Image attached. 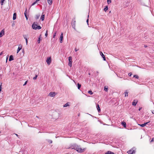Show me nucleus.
Here are the masks:
<instances>
[{"instance_id": "obj_1", "label": "nucleus", "mask_w": 154, "mask_h": 154, "mask_svg": "<svg viewBox=\"0 0 154 154\" xmlns=\"http://www.w3.org/2000/svg\"><path fill=\"white\" fill-rule=\"evenodd\" d=\"M71 148L72 149H75L78 152L80 153H82L84 152L86 149V148L82 149L79 146L76 144H74L73 145H72L71 146Z\"/></svg>"}, {"instance_id": "obj_2", "label": "nucleus", "mask_w": 154, "mask_h": 154, "mask_svg": "<svg viewBox=\"0 0 154 154\" xmlns=\"http://www.w3.org/2000/svg\"><path fill=\"white\" fill-rule=\"evenodd\" d=\"M37 23H36V24L35 22H34L32 25V28L36 30L37 29H41V27L40 25H38L37 24Z\"/></svg>"}, {"instance_id": "obj_3", "label": "nucleus", "mask_w": 154, "mask_h": 154, "mask_svg": "<svg viewBox=\"0 0 154 154\" xmlns=\"http://www.w3.org/2000/svg\"><path fill=\"white\" fill-rule=\"evenodd\" d=\"M71 25L72 26V27L75 30V27L76 25V21L75 20V17H74L72 20L71 22Z\"/></svg>"}, {"instance_id": "obj_4", "label": "nucleus", "mask_w": 154, "mask_h": 154, "mask_svg": "<svg viewBox=\"0 0 154 154\" xmlns=\"http://www.w3.org/2000/svg\"><path fill=\"white\" fill-rule=\"evenodd\" d=\"M72 57L70 56L69 57L68 60H69V63L68 65L70 67H71L72 66Z\"/></svg>"}, {"instance_id": "obj_5", "label": "nucleus", "mask_w": 154, "mask_h": 154, "mask_svg": "<svg viewBox=\"0 0 154 154\" xmlns=\"http://www.w3.org/2000/svg\"><path fill=\"white\" fill-rule=\"evenodd\" d=\"M57 94V93L55 92H51L48 94V96L51 97H54Z\"/></svg>"}, {"instance_id": "obj_6", "label": "nucleus", "mask_w": 154, "mask_h": 154, "mask_svg": "<svg viewBox=\"0 0 154 154\" xmlns=\"http://www.w3.org/2000/svg\"><path fill=\"white\" fill-rule=\"evenodd\" d=\"M127 153L128 154H134L135 153V151L133 149V148H132L130 150H129L127 152Z\"/></svg>"}, {"instance_id": "obj_7", "label": "nucleus", "mask_w": 154, "mask_h": 154, "mask_svg": "<svg viewBox=\"0 0 154 154\" xmlns=\"http://www.w3.org/2000/svg\"><path fill=\"white\" fill-rule=\"evenodd\" d=\"M46 61L47 62V63L48 65H50L51 63V58L50 57H48L47 59L46 60Z\"/></svg>"}, {"instance_id": "obj_8", "label": "nucleus", "mask_w": 154, "mask_h": 154, "mask_svg": "<svg viewBox=\"0 0 154 154\" xmlns=\"http://www.w3.org/2000/svg\"><path fill=\"white\" fill-rule=\"evenodd\" d=\"M63 33H62L60 35V43H62L63 42Z\"/></svg>"}, {"instance_id": "obj_9", "label": "nucleus", "mask_w": 154, "mask_h": 154, "mask_svg": "<svg viewBox=\"0 0 154 154\" xmlns=\"http://www.w3.org/2000/svg\"><path fill=\"white\" fill-rule=\"evenodd\" d=\"M4 29H3L0 32V37H2L5 34Z\"/></svg>"}, {"instance_id": "obj_10", "label": "nucleus", "mask_w": 154, "mask_h": 154, "mask_svg": "<svg viewBox=\"0 0 154 154\" xmlns=\"http://www.w3.org/2000/svg\"><path fill=\"white\" fill-rule=\"evenodd\" d=\"M100 55L103 58V60L104 61H105L106 60V58L103 53L102 52L100 51Z\"/></svg>"}, {"instance_id": "obj_11", "label": "nucleus", "mask_w": 154, "mask_h": 154, "mask_svg": "<svg viewBox=\"0 0 154 154\" xmlns=\"http://www.w3.org/2000/svg\"><path fill=\"white\" fill-rule=\"evenodd\" d=\"M138 100H134L133 102L132 103V105L134 106H135L137 103Z\"/></svg>"}, {"instance_id": "obj_12", "label": "nucleus", "mask_w": 154, "mask_h": 154, "mask_svg": "<svg viewBox=\"0 0 154 154\" xmlns=\"http://www.w3.org/2000/svg\"><path fill=\"white\" fill-rule=\"evenodd\" d=\"M96 107L98 112L100 113L101 112L100 109V107L99 105L98 104H96Z\"/></svg>"}, {"instance_id": "obj_13", "label": "nucleus", "mask_w": 154, "mask_h": 154, "mask_svg": "<svg viewBox=\"0 0 154 154\" xmlns=\"http://www.w3.org/2000/svg\"><path fill=\"white\" fill-rule=\"evenodd\" d=\"M22 45H20L17 50V53H18L22 48Z\"/></svg>"}, {"instance_id": "obj_14", "label": "nucleus", "mask_w": 154, "mask_h": 154, "mask_svg": "<svg viewBox=\"0 0 154 154\" xmlns=\"http://www.w3.org/2000/svg\"><path fill=\"white\" fill-rule=\"evenodd\" d=\"M14 59L13 56L12 55H10L9 60V61H10L13 60Z\"/></svg>"}, {"instance_id": "obj_15", "label": "nucleus", "mask_w": 154, "mask_h": 154, "mask_svg": "<svg viewBox=\"0 0 154 154\" xmlns=\"http://www.w3.org/2000/svg\"><path fill=\"white\" fill-rule=\"evenodd\" d=\"M27 11V9L26 8L25 11L24 12V14L25 16V17L26 18V19L27 20L28 18V17L26 15Z\"/></svg>"}, {"instance_id": "obj_16", "label": "nucleus", "mask_w": 154, "mask_h": 154, "mask_svg": "<svg viewBox=\"0 0 154 154\" xmlns=\"http://www.w3.org/2000/svg\"><path fill=\"white\" fill-rule=\"evenodd\" d=\"M17 14L16 13H14L13 14V20H14L16 19Z\"/></svg>"}, {"instance_id": "obj_17", "label": "nucleus", "mask_w": 154, "mask_h": 154, "mask_svg": "<svg viewBox=\"0 0 154 154\" xmlns=\"http://www.w3.org/2000/svg\"><path fill=\"white\" fill-rule=\"evenodd\" d=\"M122 125L124 127H126V123L125 122L123 121L121 123Z\"/></svg>"}, {"instance_id": "obj_18", "label": "nucleus", "mask_w": 154, "mask_h": 154, "mask_svg": "<svg viewBox=\"0 0 154 154\" xmlns=\"http://www.w3.org/2000/svg\"><path fill=\"white\" fill-rule=\"evenodd\" d=\"M45 14H42L41 17L40 19L42 20V21H43L45 19Z\"/></svg>"}, {"instance_id": "obj_19", "label": "nucleus", "mask_w": 154, "mask_h": 154, "mask_svg": "<svg viewBox=\"0 0 154 154\" xmlns=\"http://www.w3.org/2000/svg\"><path fill=\"white\" fill-rule=\"evenodd\" d=\"M48 3L50 5H51L52 4V0H47Z\"/></svg>"}, {"instance_id": "obj_20", "label": "nucleus", "mask_w": 154, "mask_h": 154, "mask_svg": "<svg viewBox=\"0 0 154 154\" xmlns=\"http://www.w3.org/2000/svg\"><path fill=\"white\" fill-rule=\"evenodd\" d=\"M124 94H125V97H127L128 96V90H126L125 91L124 93Z\"/></svg>"}, {"instance_id": "obj_21", "label": "nucleus", "mask_w": 154, "mask_h": 154, "mask_svg": "<svg viewBox=\"0 0 154 154\" xmlns=\"http://www.w3.org/2000/svg\"><path fill=\"white\" fill-rule=\"evenodd\" d=\"M104 90L106 92L108 91V87L107 86H105L104 87Z\"/></svg>"}, {"instance_id": "obj_22", "label": "nucleus", "mask_w": 154, "mask_h": 154, "mask_svg": "<svg viewBox=\"0 0 154 154\" xmlns=\"http://www.w3.org/2000/svg\"><path fill=\"white\" fill-rule=\"evenodd\" d=\"M41 34L39 36V37L38 38L37 42L38 43H39L40 42V41L41 40Z\"/></svg>"}, {"instance_id": "obj_23", "label": "nucleus", "mask_w": 154, "mask_h": 154, "mask_svg": "<svg viewBox=\"0 0 154 154\" xmlns=\"http://www.w3.org/2000/svg\"><path fill=\"white\" fill-rule=\"evenodd\" d=\"M81 84H79V83H78L77 84V87H78V89H80L81 87Z\"/></svg>"}, {"instance_id": "obj_24", "label": "nucleus", "mask_w": 154, "mask_h": 154, "mask_svg": "<svg viewBox=\"0 0 154 154\" xmlns=\"http://www.w3.org/2000/svg\"><path fill=\"white\" fill-rule=\"evenodd\" d=\"M108 9V6H105V8H104V11L106 12Z\"/></svg>"}, {"instance_id": "obj_25", "label": "nucleus", "mask_w": 154, "mask_h": 154, "mask_svg": "<svg viewBox=\"0 0 154 154\" xmlns=\"http://www.w3.org/2000/svg\"><path fill=\"white\" fill-rule=\"evenodd\" d=\"M39 74V73L38 72V74H35V76L34 77H33V80H35L36 79L38 76V74Z\"/></svg>"}, {"instance_id": "obj_26", "label": "nucleus", "mask_w": 154, "mask_h": 154, "mask_svg": "<svg viewBox=\"0 0 154 154\" xmlns=\"http://www.w3.org/2000/svg\"><path fill=\"white\" fill-rule=\"evenodd\" d=\"M134 78L136 79H139V76L137 75H134L133 76Z\"/></svg>"}, {"instance_id": "obj_27", "label": "nucleus", "mask_w": 154, "mask_h": 154, "mask_svg": "<svg viewBox=\"0 0 154 154\" xmlns=\"http://www.w3.org/2000/svg\"><path fill=\"white\" fill-rule=\"evenodd\" d=\"M36 1L34 2L31 5V6H33L34 5H35L37 2L38 1H39V0H36Z\"/></svg>"}, {"instance_id": "obj_28", "label": "nucleus", "mask_w": 154, "mask_h": 154, "mask_svg": "<svg viewBox=\"0 0 154 154\" xmlns=\"http://www.w3.org/2000/svg\"><path fill=\"white\" fill-rule=\"evenodd\" d=\"M5 0H1L0 1V3L1 4V5H3L4 2Z\"/></svg>"}, {"instance_id": "obj_29", "label": "nucleus", "mask_w": 154, "mask_h": 154, "mask_svg": "<svg viewBox=\"0 0 154 154\" xmlns=\"http://www.w3.org/2000/svg\"><path fill=\"white\" fill-rule=\"evenodd\" d=\"M88 93L90 94L91 95H92L93 93L92 92V91L91 90H90L88 91Z\"/></svg>"}, {"instance_id": "obj_30", "label": "nucleus", "mask_w": 154, "mask_h": 154, "mask_svg": "<svg viewBox=\"0 0 154 154\" xmlns=\"http://www.w3.org/2000/svg\"><path fill=\"white\" fill-rule=\"evenodd\" d=\"M23 37L24 38V39H25V40H26V39H27V36L26 35H23Z\"/></svg>"}, {"instance_id": "obj_31", "label": "nucleus", "mask_w": 154, "mask_h": 154, "mask_svg": "<svg viewBox=\"0 0 154 154\" xmlns=\"http://www.w3.org/2000/svg\"><path fill=\"white\" fill-rule=\"evenodd\" d=\"M56 34H57V32H55L54 33V35H53V38H55V37L56 36Z\"/></svg>"}, {"instance_id": "obj_32", "label": "nucleus", "mask_w": 154, "mask_h": 154, "mask_svg": "<svg viewBox=\"0 0 154 154\" xmlns=\"http://www.w3.org/2000/svg\"><path fill=\"white\" fill-rule=\"evenodd\" d=\"M68 103H67L66 104H65L63 106L64 107H66L69 106V105L68 104Z\"/></svg>"}, {"instance_id": "obj_33", "label": "nucleus", "mask_w": 154, "mask_h": 154, "mask_svg": "<svg viewBox=\"0 0 154 154\" xmlns=\"http://www.w3.org/2000/svg\"><path fill=\"white\" fill-rule=\"evenodd\" d=\"M46 37H47L48 35V30H47L45 34Z\"/></svg>"}, {"instance_id": "obj_34", "label": "nucleus", "mask_w": 154, "mask_h": 154, "mask_svg": "<svg viewBox=\"0 0 154 154\" xmlns=\"http://www.w3.org/2000/svg\"><path fill=\"white\" fill-rule=\"evenodd\" d=\"M15 21H13L12 24V26H14L15 25Z\"/></svg>"}, {"instance_id": "obj_35", "label": "nucleus", "mask_w": 154, "mask_h": 154, "mask_svg": "<svg viewBox=\"0 0 154 154\" xmlns=\"http://www.w3.org/2000/svg\"><path fill=\"white\" fill-rule=\"evenodd\" d=\"M139 125L141 127H143L145 126V124H139Z\"/></svg>"}, {"instance_id": "obj_36", "label": "nucleus", "mask_w": 154, "mask_h": 154, "mask_svg": "<svg viewBox=\"0 0 154 154\" xmlns=\"http://www.w3.org/2000/svg\"><path fill=\"white\" fill-rule=\"evenodd\" d=\"M107 2L108 4H109L111 2V0H107Z\"/></svg>"}, {"instance_id": "obj_37", "label": "nucleus", "mask_w": 154, "mask_h": 154, "mask_svg": "<svg viewBox=\"0 0 154 154\" xmlns=\"http://www.w3.org/2000/svg\"><path fill=\"white\" fill-rule=\"evenodd\" d=\"M132 75V73L131 72H130L128 74V75L129 76H131Z\"/></svg>"}, {"instance_id": "obj_38", "label": "nucleus", "mask_w": 154, "mask_h": 154, "mask_svg": "<svg viewBox=\"0 0 154 154\" xmlns=\"http://www.w3.org/2000/svg\"><path fill=\"white\" fill-rule=\"evenodd\" d=\"M48 142L50 143H51L52 142V141L51 140H48Z\"/></svg>"}, {"instance_id": "obj_39", "label": "nucleus", "mask_w": 154, "mask_h": 154, "mask_svg": "<svg viewBox=\"0 0 154 154\" xmlns=\"http://www.w3.org/2000/svg\"><path fill=\"white\" fill-rule=\"evenodd\" d=\"M27 82H28V81H26L25 82L24 84L23 85V86H24V85H26L27 84Z\"/></svg>"}, {"instance_id": "obj_40", "label": "nucleus", "mask_w": 154, "mask_h": 154, "mask_svg": "<svg viewBox=\"0 0 154 154\" xmlns=\"http://www.w3.org/2000/svg\"><path fill=\"white\" fill-rule=\"evenodd\" d=\"M149 122H150V121L148 122H146V123H144V124H145V125L146 126V125Z\"/></svg>"}, {"instance_id": "obj_41", "label": "nucleus", "mask_w": 154, "mask_h": 154, "mask_svg": "<svg viewBox=\"0 0 154 154\" xmlns=\"http://www.w3.org/2000/svg\"><path fill=\"white\" fill-rule=\"evenodd\" d=\"M88 21H89V19H88V18L87 20H86V22L87 23V24L88 25Z\"/></svg>"}, {"instance_id": "obj_42", "label": "nucleus", "mask_w": 154, "mask_h": 154, "mask_svg": "<svg viewBox=\"0 0 154 154\" xmlns=\"http://www.w3.org/2000/svg\"><path fill=\"white\" fill-rule=\"evenodd\" d=\"M40 15H36V19H38Z\"/></svg>"}, {"instance_id": "obj_43", "label": "nucleus", "mask_w": 154, "mask_h": 154, "mask_svg": "<svg viewBox=\"0 0 154 154\" xmlns=\"http://www.w3.org/2000/svg\"><path fill=\"white\" fill-rule=\"evenodd\" d=\"M79 49H77L76 48H75V51H78L79 50Z\"/></svg>"}, {"instance_id": "obj_44", "label": "nucleus", "mask_w": 154, "mask_h": 154, "mask_svg": "<svg viewBox=\"0 0 154 154\" xmlns=\"http://www.w3.org/2000/svg\"><path fill=\"white\" fill-rule=\"evenodd\" d=\"M154 141L153 140V138L152 139V140H151V141H150V142H153Z\"/></svg>"}, {"instance_id": "obj_45", "label": "nucleus", "mask_w": 154, "mask_h": 154, "mask_svg": "<svg viewBox=\"0 0 154 154\" xmlns=\"http://www.w3.org/2000/svg\"><path fill=\"white\" fill-rule=\"evenodd\" d=\"M26 45H27V43H28L27 39H26Z\"/></svg>"}, {"instance_id": "obj_46", "label": "nucleus", "mask_w": 154, "mask_h": 154, "mask_svg": "<svg viewBox=\"0 0 154 154\" xmlns=\"http://www.w3.org/2000/svg\"><path fill=\"white\" fill-rule=\"evenodd\" d=\"M152 114H154V110L152 111Z\"/></svg>"}, {"instance_id": "obj_47", "label": "nucleus", "mask_w": 154, "mask_h": 154, "mask_svg": "<svg viewBox=\"0 0 154 154\" xmlns=\"http://www.w3.org/2000/svg\"><path fill=\"white\" fill-rule=\"evenodd\" d=\"M142 109V108L141 107H140L139 108V111H140Z\"/></svg>"}, {"instance_id": "obj_48", "label": "nucleus", "mask_w": 154, "mask_h": 154, "mask_svg": "<svg viewBox=\"0 0 154 154\" xmlns=\"http://www.w3.org/2000/svg\"><path fill=\"white\" fill-rule=\"evenodd\" d=\"M144 47L145 48L147 47V45H144Z\"/></svg>"}, {"instance_id": "obj_49", "label": "nucleus", "mask_w": 154, "mask_h": 154, "mask_svg": "<svg viewBox=\"0 0 154 154\" xmlns=\"http://www.w3.org/2000/svg\"><path fill=\"white\" fill-rule=\"evenodd\" d=\"M3 54V51L2 52L0 53V55H2Z\"/></svg>"}, {"instance_id": "obj_50", "label": "nucleus", "mask_w": 154, "mask_h": 154, "mask_svg": "<svg viewBox=\"0 0 154 154\" xmlns=\"http://www.w3.org/2000/svg\"><path fill=\"white\" fill-rule=\"evenodd\" d=\"M56 114H57L58 115V116H59V114L58 113H56Z\"/></svg>"}, {"instance_id": "obj_51", "label": "nucleus", "mask_w": 154, "mask_h": 154, "mask_svg": "<svg viewBox=\"0 0 154 154\" xmlns=\"http://www.w3.org/2000/svg\"><path fill=\"white\" fill-rule=\"evenodd\" d=\"M15 134V135H16L17 137H18V136H19V135H18L17 134Z\"/></svg>"}, {"instance_id": "obj_52", "label": "nucleus", "mask_w": 154, "mask_h": 154, "mask_svg": "<svg viewBox=\"0 0 154 154\" xmlns=\"http://www.w3.org/2000/svg\"><path fill=\"white\" fill-rule=\"evenodd\" d=\"M80 113H79V114H78V116H80Z\"/></svg>"}, {"instance_id": "obj_53", "label": "nucleus", "mask_w": 154, "mask_h": 154, "mask_svg": "<svg viewBox=\"0 0 154 154\" xmlns=\"http://www.w3.org/2000/svg\"><path fill=\"white\" fill-rule=\"evenodd\" d=\"M24 52V50H23V52Z\"/></svg>"}, {"instance_id": "obj_54", "label": "nucleus", "mask_w": 154, "mask_h": 154, "mask_svg": "<svg viewBox=\"0 0 154 154\" xmlns=\"http://www.w3.org/2000/svg\"><path fill=\"white\" fill-rule=\"evenodd\" d=\"M88 74H89V75H90L91 74H90V73H88Z\"/></svg>"}, {"instance_id": "obj_55", "label": "nucleus", "mask_w": 154, "mask_h": 154, "mask_svg": "<svg viewBox=\"0 0 154 154\" xmlns=\"http://www.w3.org/2000/svg\"><path fill=\"white\" fill-rule=\"evenodd\" d=\"M111 11H109V13H111Z\"/></svg>"}, {"instance_id": "obj_56", "label": "nucleus", "mask_w": 154, "mask_h": 154, "mask_svg": "<svg viewBox=\"0 0 154 154\" xmlns=\"http://www.w3.org/2000/svg\"><path fill=\"white\" fill-rule=\"evenodd\" d=\"M89 15H88V17H89Z\"/></svg>"}, {"instance_id": "obj_57", "label": "nucleus", "mask_w": 154, "mask_h": 154, "mask_svg": "<svg viewBox=\"0 0 154 154\" xmlns=\"http://www.w3.org/2000/svg\"><path fill=\"white\" fill-rule=\"evenodd\" d=\"M1 133V131H0V134Z\"/></svg>"}]
</instances>
